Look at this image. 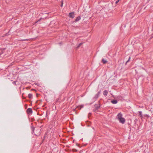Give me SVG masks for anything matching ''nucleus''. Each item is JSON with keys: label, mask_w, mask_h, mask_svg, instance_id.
Masks as SVG:
<instances>
[{"label": "nucleus", "mask_w": 153, "mask_h": 153, "mask_svg": "<svg viewBox=\"0 0 153 153\" xmlns=\"http://www.w3.org/2000/svg\"><path fill=\"white\" fill-rule=\"evenodd\" d=\"M116 118L119 120L122 118V114L121 113H119L118 114Z\"/></svg>", "instance_id": "1"}, {"label": "nucleus", "mask_w": 153, "mask_h": 153, "mask_svg": "<svg viewBox=\"0 0 153 153\" xmlns=\"http://www.w3.org/2000/svg\"><path fill=\"white\" fill-rule=\"evenodd\" d=\"M27 114H32V108H29L27 109Z\"/></svg>", "instance_id": "2"}, {"label": "nucleus", "mask_w": 153, "mask_h": 153, "mask_svg": "<svg viewBox=\"0 0 153 153\" xmlns=\"http://www.w3.org/2000/svg\"><path fill=\"white\" fill-rule=\"evenodd\" d=\"M119 120L120 122L122 124H124L126 121L125 119L123 117H122L121 119H120Z\"/></svg>", "instance_id": "3"}, {"label": "nucleus", "mask_w": 153, "mask_h": 153, "mask_svg": "<svg viewBox=\"0 0 153 153\" xmlns=\"http://www.w3.org/2000/svg\"><path fill=\"white\" fill-rule=\"evenodd\" d=\"M69 16L70 18H73L74 17V12L70 13L69 14Z\"/></svg>", "instance_id": "4"}, {"label": "nucleus", "mask_w": 153, "mask_h": 153, "mask_svg": "<svg viewBox=\"0 0 153 153\" xmlns=\"http://www.w3.org/2000/svg\"><path fill=\"white\" fill-rule=\"evenodd\" d=\"M111 102L113 104H116L117 102V100H112L111 101Z\"/></svg>", "instance_id": "5"}, {"label": "nucleus", "mask_w": 153, "mask_h": 153, "mask_svg": "<svg viewBox=\"0 0 153 153\" xmlns=\"http://www.w3.org/2000/svg\"><path fill=\"white\" fill-rule=\"evenodd\" d=\"M108 93V92L107 90H105L103 92V94L105 96H106L107 95Z\"/></svg>", "instance_id": "6"}, {"label": "nucleus", "mask_w": 153, "mask_h": 153, "mask_svg": "<svg viewBox=\"0 0 153 153\" xmlns=\"http://www.w3.org/2000/svg\"><path fill=\"white\" fill-rule=\"evenodd\" d=\"M94 106L95 107V108H96V110H97L100 107V105L98 106L97 104H95Z\"/></svg>", "instance_id": "7"}, {"label": "nucleus", "mask_w": 153, "mask_h": 153, "mask_svg": "<svg viewBox=\"0 0 153 153\" xmlns=\"http://www.w3.org/2000/svg\"><path fill=\"white\" fill-rule=\"evenodd\" d=\"M99 95L97 94H96L95 96L94 97L93 99H94L95 100H96V99L99 97Z\"/></svg>", "instance_id": "8"}, {"label": "nucleus", "mask_w": 153, "mask_h": 153, "mask_svg": "<svg viewBox=\"0 0 153 153\" xmlns=\"http://www.w3.org/2000/svg\"><path fill=\"white\" fill-rule=\"evenodd\" d=\"M81 17L80 16L77 17L75 19V22H77L80 20Z\"/></svg>", "instance_id": "9"}, {"label": "nucleus", "mask_w": 153, "mask_h": 153, "mask_svg": "<svg viewBox=\"0 0 153 153\" xmlns=\"http://www.w3.org/2000/svg\"><path fill=\"white\" fill-rule=\"evenodd\" d=\"M32 97H33V95L32 94H28V97L29 98H30V99L32 98Z\"/></svg>", "instance_id": "10"}, {"label": "nucleus", "mask_w": 153, "mask_h": 153, "mask_svg": "<svg viewBox=\"0 0 153 153\" xmlns=\"http://www.w3.org/2000/svg\"><path fill=\"white\" fill-rule=\"evenodd\" d=\"M102 62L103 63V64H105L107 63V61L103 59L102 60Z\"/></svg>", "instance_id": "11"}, {"label": "nucleus", "mask_w": 153, "mask_h": 153, "mask_svg": "<svg viewBox=\"0 0 153 153\" xmlns=\"http://www.w3.org/2000/svg\"><path fill=\"white\" fill-rule=\"evenodd\" d=\"M139 116H140V117H143V116L142 114V112L141 111H139Z\"/></svg>", "instance_id": "12"}, {"label": "nucleus", "mask_w": 153, "mask_h": 153, "mask_svg": "<svg viewBox=\"0 0 153 153\" xmlns=\"http://www.w3.org/2000/svg\"><path fill=\"white\" fill-rule=\"evenodd\" d=\"M130 58H131V57H130H130H129V59H128V60L126 61V64H126H126H127V62H129V61H130Z\"/></svg>", "instance_id": "13"}, {"label": "nucleus", "mask_w": 153, "mask_h": 153, "mask_svg": "<svg viewBox=\"0 0 153 153\" xmlns=\"http://www.w3.org/2000/svg\"><path fill=\"white\" fill-rule=\"evenodd\" d=\"M47 132H46L45 134V135H44V138H45L46 137V135L47 134Z\"/></svg>", "instance_id": "14"}, {"label": "nucleus", "mask_w": 153, "mask_h": 153, "mask_svg": "<svg viewBox=\"0 0 153 153\" xmlns=\"http://www.w3.org/2000/svg\"><path fill=\"white\" fill-rule=\"evenodd\" d=\"M82 43H80L79 45L77 46V48H79L82 45Z\"/></svg>", "instance_id": "15"}, {"label": "nucleus", "mask_w": 153, "mask_h": 153, "mask_svg": "<svg viewBox=\"0 0 153 153\" xmlns=\"http://www.w3.org/2000/svg\"><path fill=\"white\" fill-rule=\"evenodd\" d=\"M16 81H14L12 83L13 84H14L15 85H16Z\"/></svg>", "instance_id": "16"}, {"label": "nucleus", "mask_w": 153, "mask_h": 153, "mask_svg": "<svg viewBox=\"0 0 153 153\" xmlns=\"http://www.w3.org/2000/svg\"><path fill=\"white\" fill-rule=\"evenodd\" d=\"M61 2V6L62 7L63 6V1H62Z\"/></svg>", "instance_id": "17"}, {"label": "nucleus", "mask_w": 153, "mask_h": 153, "mask_svg": "<svg viewBox=\"0 0 153 153\" xmlns=\"http://www.w3.org/2000/svg\"><path fill=\"white\" fill-rule=\"evenodd\" d=\"M101 93V91H99L98 92V93L97 94H98V95H99V94H100V93Z\"/></svg>", "instance_id": "18"}, {"label": "nucleus", "mask_w": 153, "mask_h": 153, "mask_svg": "<svg viewBox=\"0 0 153 153\" xmlns=\"http://www.w3.org/2000/svg\"><path fill=\"white\" fill-rule=\"evenodd\" d=\"M78 107H79V108L80 107L79 109H81L83 107V106L82 105V106H79Z\"/></svg>", "instance_id": "19"}, {"label": "nucleus", "mask_w": 153, "mask_h": 153, "mask_svg": "<svg viewBox=\"0 0 153 153\" xmlns=\"http://www.w3.org/2000/svg\"><path fill=\"white\" fill-rule=\"evenodd\" d=\"M119 0H117L116 1V2H115V3H116V4H117V3L118 2H119Z\"/></svg>", "instance_id": "20"}, {"label": "nucleus", "mask_w": 153, "mask_h": 153, "mask_svg": "<svg viewBox=\"0 0 153 153\" xmlns=\"http://www.w3.org/2000/svg\"><path fill=\"white\" fill-rule=\"evenodd\" d=\"M42 19V18H40L39 20L37 21L36 22L39 21Z\"/></svg>", "instance_id": "21"}, {"label": "nucleus", "mask_w": 153, "mask_h": 153, "mask_svg": "<svg viewBox=\"0 0 153 153\" xmlns=\"http://www.w3.org/2000/svg\"><path fill=\"white\" fill-rule=\"evenodd\" d=\"M97 110H96V108H95V109H94L93 111H96Z\"/></svg>", "instance_id": "22"}, {"label": "nucleus", "mask_w": 153, "mask_h": 153, "mask_svg": "<svg viewBox=\"0 0 153 153\" xmlns=\"http://www.w3.org/2000/svg\"><path fill=\"white\" fill-rule=\"evenodd\" d=\"M91 115V114L90 113H89V115H88V116H90Z\"/></svg>", "instance_id": "23"}, {"label": "nucleus", "mask_w": 153, "mask_h": 153, "mask_svg": "<svg viewBox=\"0 0 153 153\" xmlns=\"http://www.w3.org/2000/svg\"><path fill=\"white\" fill-rule=\"evenodd\" d=\"M27 39H22V40H23V41H25V40H26Z\"/></svg>", "instance_id": "24"}, {"label": "nucleus", "mask_w": 153, "mask_h": 153, "mask_svg": "<svg viewBox=\"0 0 153 153\" xmlns=\"http://www.w3.org/2000/svg\"><path fill=\"white\" fill-rule=\"evenodd\" d=\"M33 128V131L34 129V128Z\"/></svg>", "instance_id": "25"}, {"label": "nucleus", "mask_w": 153, "mask_h": 153, "mask_svg": "<svg viewBox=\"0 0 153 153\" xmlns=\"http://www.w3.org/2000/svg\"><path fill=\"white\" fill-rule=\"evenodd\" d=\"M1 54H0V55Z\"/></svg>", "instance_id": "26"}]
</instances>
